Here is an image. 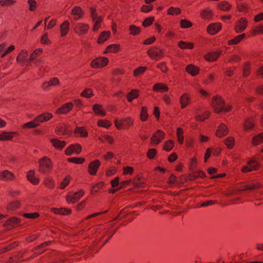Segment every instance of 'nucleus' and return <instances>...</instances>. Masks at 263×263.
Instances as JSON below:
<instances>
[{"mask_svg": "<svg viewBox=\"0 0 263 263\" xmlns=\"http://www.w3.org/2000/svg\"><path fill=\"white\" fill-rule=\"evenodd\" d=\"M116 230L103 229L100 230L97 235L95 245L100 248L102 247L115 233Z\"/></svg>", "mask_w": 263, "mask_h": 263, "instance_id": "f257e3e1", "label": "nucleus"}, {"mask_svg": "<svg viewBox=\"0 0 263 263\" xmlns=\"http://www.w3.org/2000/svg\"><path fill=\"white\" fill-rule=\"evenodd\" d=\"M212 105L216 113L221 111L228 112L231 109V106H226L223 99L220 96H214L212 98Z\"/></svg>", "mask_w": 263, "mask_h": 263, "instance_id": "f03ea898", "label": "nucleus"}, {"mask_svg": "<svg viewBox=\"0 0 263 263\" xmlns=\"http://www.w3.org/2000/svg\"><path fill=\"white\" fill-rule=\"evenodd\" d=\"M53 167V163L48 157L44 156L39 160L38 171L42 174L49 173Z\"/></svg>", "mask_w": 263, "mask_h": 263, "instance_id": "7ed1b4c3", "label": "nucleus"}, {"mask_svg": "<svg viewBox=\"0 0 263 263\" xmlns=\"http://www.w3.org/2000/svg\"><path fill=\"white\" fill-rule=\"evenodd\" d=\"M134 123V120L131 117H126L120 120L115 119V126L118 129H128L132 127Z\"/></svg>", "mask_w": 263, "mask_h": 263, "instance_id": "20e7f679", "label": "nucleus"}, {"mask_svg": "<svg viewBox=\"0 0 263 263\" xmlns=\"http://www.w3.org/2000/svg\"><path fill=\"white\" fill-rule=\"evenodd\" d=\"M261 184L260 183L258 182H251L248 183L247 184L244 185L242 186L241 189L239 190H230L229 193L227 194V195H236L237 192L239 191H255L256 190L260 187H261Z\"/></svg>", "mask_w": 263, "mask_h": 263, "instance_id": "39448f33", "label": "nucleus"}, {"mask_svg": "<svg viewBox=\"0 0 263 263\" xmlns=\"http://www.w3.org/2000/svg\"><path fill=\"white\" fill-rule=\"evenodd\" d=\"M147 54L149 57L156 61H157L164 56V53L162 50L159 49L156 46L153 47L147 51Z\"/></svg>", "mask_w": 263, "mask_h": 263, "instance_id": "423d86ee", "label": "nucleus"}, {"mask_svg": "<svg viewBox=\"0 0 263 263\" xmlns=\"http://www.w3.org/2000/svg\"><path fill=\"white\" fill-rule=\"evenodd\" d=\"M108 59L106 57H101L93 60L90 64L93 68L103 67L107 65Z\"/></svg>", "mask_w": 263, "mask_h": 263, "instance_id": "0eeeda50", "label": "nucleus"}, {"mask_svg": "<svg viewBox=\"0 0 263 263\" xmlns=\"http://www.w3.org/2000/svg\"><path fill=\"white\" fill-rule=\"evenodd\" d=\"M89 29V26L88 24L83 23H77L74 28L76 33L79 35L86 34Z\"/></svg>", "mask_w": 263, "mask_h": 263, "instance_id": "6e6552de", "label": "nucleus"}, {"mask_svg": "<svg viewBox=\"0 0 263 263\" xmlns=\"http://www.w3.org/2000/svg\"><path fill=\"white\" fill-rule=\"evenodd\" d=\"M259 167L258 163L254 160H250L247 162V164L241 168L243 173H246L257 170Z\"/></svg>", "mask_w": 263, "mask_h": 263, "instance_id": "1a4fd4ad", "label": "nucleus"}, {"mask_svg": "<svg viewBox=\"0 0 263 263\" xmlns=\"http://www.w3.org/2000/svg\"><path fill=\"white\" fill-rule=\"evenodd\" d=\"M165 133L161 130H157L151 138V142L155 145H157L164 138Z\"/></svg>", "mask_w": 263, "mask_h": 263, "instance_id": "9d476101", "label": "nucleus"}, {"mask_svg": "<svg viewBox=\"0 0 263 263\" xmlns=\"http://www.w3.org/2000/svg\"><path fill=\"white\" fill-rule=\"evenodd\" d=\"M82 151V147L80 144L77 143L75 144H71L67 147L65 150V154L67 156H70L73 153L79 154Z\"/></svg>", "mask_w": 263, "mask_h": 263, "instance_id": "9b49d317", "label": "nucleus"}, {"mask_svg": "<svg viewBox=\"0 0 263 263\" xmlns=\"http://www.w3.org/2000/svg\"><path fill=\"white\" fill-rule=\"evenodd\" d=\"M84 192L83 190H80L76 192L73 195H69L66 197V201L68 203H74L78 201L84 195Z\"/></svg>", "mask_w": 263, "mask_h": 263, "instance_id": "f8f14e48", "label": "nucleus"}, {"mask_svg": "<svg viewBox=\"0 0 263 263\" xmlns=\"http://www.w3.org/2000/svg\"><path fill=\"white\" fill-rule=\"evenodd\" d=\"M55 132L57 135L66 136L69 135L71 134V130L69 129V127L66 124H60L59 125L55 130Z\"/></svg>", "mask_w": 263, "mask_h": 263, "instance_id": "ddd939ff", "label": "nucleus"}, {"mask_svg": "<svg viewBox=\"0 0 263 263\" xmlns=\"http://www.w3.org/2000/svg\"><path fill=\"white\" fill-rule=\"evenodd\" d=\"M15 178V176L14 174L8 170L0 172V180L3 181H13Z\"/></svg>", "mask_w": 263, "mask_h": 263, "instance_id": "4468645a", "label": "nucleus"}, {"mask_svg": "<svg viewBox=\"0 0 263 263\" xmlns=\"http://www.w3.org/2000/svg\"><path fill=\"white\" fill-rule=\"evenodd\" d=\"M52 118V115L49 112L41 114L35 118V121H36L39 126L42 123L47 122Z\"/></svg>", "mask_w": 263, "mask_h": 263, "instance_id": "2eb2a0df", "label": "nucleus"}, {"mask_svg": "<svg viewBox=\"0 0 263 263\" xmlns=\"http://www.w3.org/2000/svg\"><path fill=\"white\" fill-rule=\"evenodd\" d=\"M71 15L72 18L77 21L81 18L84 15V11L79 6H75L71 10Z\"/></svg>", "mask_w": 263, "mask_h": 263, "instance_id": "dca6fc26", "label": "nucleus"}, {"mask_svg": "<svg viewBox=\"0 0 263 263\" xmlns=\"http://www.w3.org/2000/svg\"><path fill=\"white\" fill-rule=\"evenodd\" d=\"M100 162L99 160H96L91 162L88 165V173L91 175H95L100 165Z\"/></svg>", "mask_w": 263, "mask_h": 263, "instance_id": "f3484780", "label": "nucleus"}, {"mask_svg": "<svg viewBox=\"0 0 263 263\" xmlns=\"http://www.w3.org/2000/svg\"><path fill=\"white\" fill-rule=\"evenodd\" d=\"M229 129L228 127L223 123L220 124L217 127L216 131V136L219 138H222L228 134Z\"/></svg>", "mask_w": 263, "mask_h": 263, "instance_id": "a211bd4d", "label": "nucleus"}, {"mask_svg": "<svg viewBox=\"0 0 263 263\" xmlns=\"http://www.w3.org/2000/svg\"><path fill=\"white\" fill-rule=\"evenodd\" d=\"M248 21L243 17H241L235 26V31L237 33L243 31L247 28Z\"/></svg>", "mask_w": 263, "mask_h": 263, "instance_id": "6ab92c4d", "label": "nucleus"}, {"mask_svg": "<svg viewBox=\"0 0 263 263\" xmlns=\"http://www.w3.org/2000/svg\"><path fill=\"white\" fill-rule=\"evenodd\" d=\"M73 107V104L71 102H68L58 108L56 111V113L58 114H67L72 109Z\"/></svg>", "mask_w": 263, "mask_h": 263, "instance_id": "aec40b11", "label": "nucleus"}, {"mask_svg": "<svg viewBox=\"0 0 263 263\" xmlns=\"http://www.w3.org/2000/svg\"><path fill=\"white\" fill-rule=\"evenodd\" d=\"M221 28V25L219 23L212 24L208 26L207 31L210 34L214 35L219 31Z\"/></svg>", "mask_w": 263, "mask_h": 263, "instance_id": "412c9836", "label": "nucleus"}, {"mask_svg": "<svg viewBox=\"0 0 263 263\" xmlns=\"http://www.w3.org/2000/svg\"><path fill=\"white\" fill-rule=\"evenodd\" d=\"M52 145L57 149L62 150L66 146V142L64 141L60 140L57 138L50 139Z\"/></svg>", "mask_w": 263, "mask_h": 263, "instance_id": "4be33fe9", "label": "nucleus"}, {"mask_svg": "<svg viewBox=\"0 0 263 263\" xmlns=\"http://www.w3.org/2000/svg\"><path fill=\"white\" fill-rule=\"evenodd\" d=\"M221 54V50L216 51L214 52H210L205 55V59L206 60L210 62L215 61L220 57Z\"/></svg>", "mask_w": 263, "mask_h": 263, "instance_id": "5701e85b", "label": "nucleus"}, {"mask_svg": "<svg viewBox=\"0 0 263 263\" xmlns=\"http://www.w3.org/2000/svg\"><path fill=\"white\" fill-rule=\"evenodd\" d=\"M69 23L68 21H65L60 26L61 36H65L69 31Z\"/></svg>", "mask_w": 263, "mask_h": 263, "instance_id": "b1692460", "label": "nucleus"}, {"mask_svg": "<svg viewBox=\"0 0 263 263\" xmlns=\"http://www.w3.org/2000/svg\"><path fill=\"white\" fill-rule=\"evenodd\" d=\"M190 99V96L187 93H184L181 96L179 102L182 109L185 108L189 104Z\"/></svg>", "mask_w": 263, "mask_h": 263, "instance_id": "393cba45", "label": "nucleus"}, {"mask_svg": "<svg viewBox=\"0 0 263 263\" xmlns=\"http://www.w3.org/2000/svg\"><path fill=\"white\" fill-rule=\"evenodd\" d=\"M153 90L154 91H159L160 92H167L168 90V88L166 85L162 83H158L155 84L153 87Z\"/></svg>", "mask_w": 263, "mask_h": 263, "instance_id": "a878e982", "label": "nucleus"}, {"mask_svg": "<svg viewBox=\"0 0 263 263\" xmlns=\"http://www.w3.org/2000/svg\"><path fill=\"white\" fill-rule=\"evenodd\" d=\"M110 35V32L109 31H104L102 32L97 40L98 44H102L105 41L107 40Z\"/></svg>", "mask_w": 263, "mask_h": 263, "instance_id": "bb28decb", "label": "nucleus"}, {"mask_svg": "<svg viewBox=\"0 0 263 263\" xmlns=\"http://www.w3.org/2000/svg\"><path fill=\"white\" fill-rule=\"evenodd\" d=\"M28 180L34 185H36L39 182V179L35 177V172L33 170L29 171L27 174Z\"/></svg>", "mask_w": 263, "mask_h": 263, "instance_id": "cd10ccee", "label": "nucleus"}, {"mask_svg": "<svg viewBox=\"0 0 263 263\" xmlns=\"http://www.w3.org/2000/svg\"><path fill=\"white\" fill-rule=\"evenodd\" d=\"M52 212L63 215H68L71 213V210L66 208H53L51 209Z\"/></svg>", "mask_w": 263, "mask_h": 263, "instance_id": "c85d7f7f", "label": "nucleus"}, {"mask_svg": "<svg viewBox=\"0 0 263 263\" xmlns=\"http://www.w3.org/2000/svg\"><path fill=\"white\" fill-rule=\"evenodd\" d=\"M217 7L222 11H229L231 9L232 6L227 1H223L218 3Z\"/></svg>", "mask_w": 263, "mask_h": 263, "instance_id": "c756f323", "label": "nucleus"}, {"mask_svg": "<svg viewBox=\"0 0 263 263\" xmlns=\"http://www.w3.org/2000/svg\"><path fill=\"white\" fill-rule=\"evenodd\" d=\"M27 55L28 51L26 50H22L18 56L16 57V62L19 63H24L26 61V57Z\"/></svg>", "mask_w": 263, "mask_h": 263, "instance_id": "7c9ffc66", "label": "nucleus"}, {"mask_svg": "<svg viewBox=\"0 0 263 263\" xmlns=\"http://www.w3.org/2000/svg\"><path fill=\"white\" fill-rule=\"evenodd\" d=\"M20 219L16 217H13L7 220L4 223V226L9 227H14L20 222Z\"/></svg>", "mask_w": 263, "mask_h": 263, "instance_id": "2f4dec72", "label": "nucleus"}, {"mask_svg": "<svg viewBox=\"0 0 263 263\" xmlns=\"http://www.w3.org/2000/svg\"><path fill=\"white\" fill-rule=\"evenodd\" d=\"M120 48L119 44H114L108 45L105 50L104 51V54H107L109 52H117Z\"/></svg>", "mask_w": 263, "mask_h": 263, "instance_id": "473e14b6", "label": "nucleus"}, {"mask_svg": "<svg viewBox=\"0 0 263 263\" xmlns=\"http://www.w3.org/2000/svg\"><path fill=\"white\" fill-rule=\"evenodd\" d=\"M186 71L193 76H195L199 73L198 68L192 64L188 65L186 66Z\"/></svg>", "mask_w": 263, "mask_h": 263, "instance_id": "72a5a7b5", "label": "nucleus"}, {"mask_svg": "<svg viewBox=\"0 0 263 263\" xmlns=\"http://www.w3.org/2000/svg\"><path fill=\"white\" fill-rule=\"evenodd\" d=\"M92 109L96 115L104 117L106 115V112L102 109V106L98 104H95L92 106Z\"/></svg>", "mask_w": 263, "mask_h": 263, "instance_id": "f704fd0d", "label": "nucleus"}, {"mask_svg": "<svg viewBox=\"0 0 263 263\" xmlns=\"http://www.w3.org/2000/svg\"><path fill=\"white\" fill-rule=\"evenodd\" d=\"M133 185L137 187H142L144 184V179L142 177L139 176L132 181Z\"/></svg>", "mask_w": 263, "mask_h": 263, "instance_id": "c9c22d12", "label": "nucleus"}, {"mask_svg": "<svg viewBox=\"0 0 263 263\" xmlns=\"http://www.w3.org/2000/svg\"><path fill=\"white\" fill-rule=\"evenodd\" d=\"M246 36L245 33L241 34L239 35L235 36L234 39L228 41V44L229 45H236L239 43Z\"/></svg>", "mask_w": 263, "mask_h": 263, "instance_id": "e433bc0d", "label": "nucleus"}, {"mask_svg": "<svg viewBox=\"0 0 263 263\" xmlns=\"http://www.w3.org/2000/svg\"><path fill=\"white\" fill-rule=\"evenodd\" d=\"M139 96V91L137 89L132 90L127 95V101L131 102L133 99L138 98Z\"/></svg>", "mask_w": 263, "mask_h": 263, "instance_id": "4c0bfd02", "label": "nucleus"}, {"mask_svg": "<svg viewBox=\"0 0 263 263\" xmlns=\"http://www.w3.org/2000/svg\"><path fill=\"white\" fill-rule=\"evenodd\" d=\"M178 46L179 48L182 49H192L194 47V44L191 43H187L183 41H179L178 42Z\"/></svg>", "mask_w": 263, "mask_h": 263, "instance_id": "58836bf2", "label": "nucleus"}, {"mask_svg": "<svg viewBox=\"0 0 263 263\" xmlns=\"http://www.w3.org/2000/svg\"><path fill=\"white\" fill-rule=\"evenodd\" d=\"M43 51L42 48H39L34 50L30 55L29 60L33 61L39 57Z\"/></svg>", "mask_w": 263, "mask_h": 263, "instance_id": "ea45409f", "label": "nucleus"}, {"mask_svg": "<svg viewBox=\"0 0 263 263\" xmlns=\"http://www.w3.org/2000/svg\"><path fill=\"white\" fill-rule=\"evenodd\" d=\"M140 117L141 121H145L147 120L148 114L147 113V108L146 107H142Z\"/></svg>", "mask_w": 263, "mask_h": 263, "instance_id": "a19ab883", "label": "nucleus"}, {"mask_svg": "<svg viewBox=\"0 0 263 263\" xmlns=\"http://www.w3.org/2000/svg\"><path fill=\"white\" fill-rule=\"evenodd\" d=\"M176 135L178 142H179V143L182 144L184 141L183 129L181 127L177 128Z\"/></svg>", "mask_w": 263, "mask_h": 263, "instance_id": "79ce46f5", "label": "nucleus"}, {"mask_svg": "<svg viewBox=\"0 0 263 263\" xmlns=\"http://www.w3.org/2000/svg\"><path fill=\"white\" fill-rule=\"evenodd\" d=\"M225 145L229 148H232L235 144V139L233 137H229L224 141Z\"/></svg>", "mask_w": 263, "mask_h": 263, "instance_id": "37998d69", "label": "nucleus"}, {"mask_svg": "<svg viewBox=\"0 0 263 263\" xmlns=\"http://www.w3.org/2000/svg\"><path fill=\"white\" fill-rule=\"evenodd\" d=\"M175 142L172 140H169L165 142L163 149L166 152H170L174 147Z\"/></svg>", "mask_w": 263, "mask_h": 263, "instance_id": "c03bdc74", "label": "nucleus"}, {"mask_svg": "<svg viewBox=\"0 0 263 263\" xmlns=\"http://www.w3.org/2000/svg\"><path fill=\"white\" fill-rule=\"evenodd\" d=\"M97 125L99 127L108 128L111 126V123L106 120H99L97 122Z\"/></svg>", "mask_w": 263, "mask_h": 263, "instance_id": "a18cd8bd", "label": "nucleus"}, {"mask_svg": "<svg viewBox=\"0 0 263 263\" xmlns=\"http://www.w3.org/2000/svg\"><path fill=\"white\" fill-rule=\"evenodd\" d=\"M130 34L133 35H136L140 33L141 32V28L137 27L134 25H132L129 28Z\"/></svg>", "mask_w": 263, "mask_h": 263, "instance_id": "49530a36", "label": "nucleus"}, {"mask_svg": "<svg viewBox=\"0 0 263 263\" xmlns=\"http://www.w3.org/2000/svg\"><path fill=\"white\" fill-rule=\"evenodd\" d=\"M263 142V133L254 137L252 140V143L254 145H258Z\"/></svg>", "mask_w": 263, "mask_h": 263, "instance_id": "de8ad7c7", "label": "nucleus"}, {"mask_svg": "<svg viewBox=\"0 0 263 263\" xmlns=\"http://www.w3.org/2000/svg\"><path fill=\"white\" fill-rule=\"evenodd\" d=\"M3 138L4 141H10L12 139L13 135L16 134V132H3Z\"/></svg>", "mask_w": 263, "mask_h": 263, "instance_id": "09e8293b", "label": "nucleus"}, {"mask_svg": "<svg viewBox=\"0 0 263 263\" xmlns=\"http://www.w3.org/2000/svg\"><path fill=\"white\" fill-rule=\"evenodd\" d=\"M210 112L209 111H205L202 115L196 116L195 119L198 121H203L205 119H208L210 117Z\"/></svg>", "mask_w": 263, "mask_h": 263, "instance_id": "8fccbe9b", "label": "nucleus"}, {"mask_svg": "<svg viewBox=\"0 0 263 263\" xmlns=\"http://www.w3.org/2000/svg\"><path fill=\"white\" fill-rule=\"evenodd\" d=\"M75 133L80 134V136L83 137H86L88 136L87 132L84 127H77L75 129Z\"/></svg>", "mask_w": 263, "mask_h": 263, "instance_id": "3c124183", "label": "nucleus"}, {"mask_svg": "<svg viewBox=\"0 0 263 263\" xmlns=\"http://www.w3.org/2000/svg\"><path fill=\"white\" fill-rule=\"evenodd\" d=\"M20 206V202L17 201H13L8 205L7 211H12L17 209Z\"/></svg>", "mask_w": 263, "mask_h": 263, "instance_id": "603ef678", "label": "nucleus"}, {"mask_svg": "<svg viewBox=\"0 0 263 263\" xmlns=\"http://www.w3.org/2000/svg\"><path fill=\"white\" fill-rule=\"evenodd\" d=\"M39 126L36 121H35V118L33 120L27 122L23 125L24 128H33Z\"/></svg>", "mask_w": 263, "mask_h": 263, "instance_id": "864d4df0", "label": "nucleus"}, {"mask_svg": "<svg viewBox=\"0 0 263 263\" xmlns=\"http://www.w3.org/2000/svg\"><path fill=\"white\" fill-rule=\"evenodd\" d=\"M81 96L86 98H90L93 96L92 90L89 88H86L82 91Z\"/></svg>", "mask_w": 263, "mask_h": 263, "instance_id": "5fc2aeb1", "label": "nucleus"}, {"mask_svg": "<svg viewBox=\"0 0 263 263\" xmlns=\"http://www.w3.org/2000/svg\"><path fill=\"white\" fill-rule=\"evenodd\" d=\"M201 17L205 19H209L212 16V12L211 10L206 9L203 10L201 13Z\"/></svg>", "mask_w": 263, "mask_h": 263, "instance_id": "6e6d98bb", "label": "nucleus"}, {"mask_svg": "<svg viewBox=\"0 0 263 263\" xmlns=\"http://www.w3.org/2000/svg\"><path fill=\"white\" fill-rule=\"evenodd\" d=\"M253 119L252 118H248L246 120L244 123V128L245 129H249L253 126Z\"/></svg>", "mask_w": 263, "mask_h": 263, "instance_id": "4d7b16f0", "label": "nucleus"}, {"mask_svg": "<svg viewBox=\"0 0 263 263\" xmlns=\"http://www.w3.org/2000/svg\"><path fill=\"white\" fill-rule=\"evenodd\" d=\"M102 16H99L95 22V24L92 27V30L94 32L97 31L101 27V22H102Z\"/></svg>", "mask_w": 263, "mask_h": 263, "instance_id": "13d9d810", "label": "nucleus"}, {"mask_svg": "<svg viewBox=\"0 0 263 263\" xmlns=\"http://www.w3.org/2000/svg\"><path fill=\"white\" fill-rule=\"evenodd\" d=\"M181 12V10L179 8L171 7L167 11L168 15H177Z\"/></svg>", "mask_w": 263, "mask_h": 263, "instance_id": "bf43d9fd", "label": "nucleus"}, {"mask_svg": "<svg viewBox=\"0 0 263 263\" xmlns=\"http://www.w3.org/2000/svg\"><path fill=\"white\" fill-rule=\"evenodd\" d=\"M85 160V159L83 158L77 157L70 158L68 159L69 162L76 164H82L83 162H84Z\"/></svg>", "mask_w": 263, "mask_h": 263, "instance_id": "052dcab7", "label": "nucleus"}, {"mask_svg": "<svg viewBox=\"0 0 263 263\" xmlns=\"http://www.w3.org/2000/svg\"><path fill=\"white\" fill-rule=\"evenodd\" d=\"M180 26L182 28H187L192 26V23L187 20L183 19L180 21Z\"/></svg>", "mask_w": 263, "mask_h": 263, "instance_id": "680f3d73", "label": "nucleus"}, {"mask_svg": "<svg viewBox=\"0 0 263 263\" xmlns=\"http://www.w3.org/2000/svg\"><path fill=\"white\" fill-rule=\"evenodd\" d=\"M146 69L145 67H139L134 71V75L135 77L138 76L139 74L143 73Z\"/></svg>", "mask_w": 263, "mask_h": 263, "instance_id": "e2e57ef3", "label": "nucleus"}, {"mask_svg": "<svg viewBox=\"0 0 263 263\" xmlns=\"http://www.w3.org/2000/svg\"><path fill=\"white\" fill-rule=\"evenodd\" d=\"M241 60V57L237 54H233L230 57L228 62L230 63H237Z\"/></svg>", "mask_w": 263, "mask_h": 263, "instance_id": "0e129e2a", "label": "nucleus"}, {"mask_svg": "<svg viewBox=\"0 0 263 263\" xmlns=\"http://www.w3.org/2000/svg\"><path fill=\"white\" fill-rule=\"evenodd\" d=\"M28 4L29 5V10L31 11H34L37 8V3L34 0H28Z\"/></svg>", "mask_w": 263, "mask_h": 263, "instance_id": "69168bd1", "label": "nucleus"}, {"mask_svg": "<svg viewBox=\"0 0 263 263\" xmlns=\"http://www.w3.org/2000/svg\"><path fill=\"white\" fill-rule=\"evenodd\" d=\"M157 68L160 69L162 72L166 73L167 71L168 68L166 63L164 62H161L157 65Z\"/></svg>", "mask_w": 263, "mask_h": 263, "instance_id": "338daca9", "label": "nucleus"}, {"mask_svg": "<svg viewBox=\"0 0 263 263\" xmlns=\"http://www.w3.org/2000/svg\"><path fill=\"white\" fill-rule=\"evenodd\" d=\"M237 8L238 11L240 12H246L248 9V6L246 3L237 4Z\"/></svg>", "mask_w": 263, "mask_h": 263, "instance_id": "774afa93", "label": "nucleus"}]
</instances>
